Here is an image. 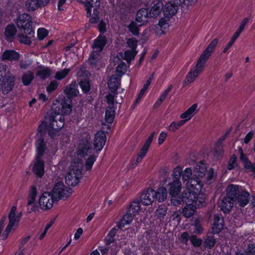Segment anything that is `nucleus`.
I'll use <instances>...</instances> for the list:
<instances>
[{"instance_id": "obj_1", "label": "nucleus", "mask_w": 255, "mask_h": 255, "mask_svg": "<svg viewBox=\"0 0 255 255\" xmlns=\"http://www.w3.org/2000/svg\"><path fill=\"white\" fill-rule=\"evenodd\" d=\"M59 131L53 127L51 128L46 119H44L40 122L37 128L36 137L34 143L35 157H43L47 149L46 132H47L51 139H54L59 135Z\"/></svg>"}, {"instance_id": "obj_2", "label": "nucleus", "mask_w": 255, "mask_h": 255, "mask_svg": "<svg viewBox=\"0 0 255 255\" xmlns=\"http://www.w3.org/2000/svg\"><path fill=\"white\" fill-rule=\"evenodd\" d=\"M62 182H58L54 185L51 193L44 192L39 199V205L42 210L50 209L53 206L54 201H57L63 198H67L69 196V190Z\"/></svg>"}, {"instance_id": "obj_3", "label": "nucleus", "mask_w": 255, "mask_h": 255, "mask_svg": "<svg viewBox=\"0 0 255 255\" xmlns=\"http://www.w3.org/2000/svg\"><path fill=\"white\" fill-rule=\"evenodd\" d=\"M72 106L65 101L62 102L56 109L52 112L51 115L47 119V122L51 128L54 127L60 130L65 124V115H68L72 111Z\"/></svg>"}, {"instance_id": "obj_4", "label": "nucleus", "mask_w": 255, "mask_h": 255, "mask_svg": "<svg viewBox=\"0 0 255 255\" xmlns=\"http://www.w3.org/2000/svg\"><path fill=\"white\" fill-rule=\"evenodd\" d=\"M189 186L183 194L185 203L193 204L199 206L202 203L204 195L202 193L203 183L198 179H193L189 182Z\"/></svg>"}, {"instance_id": "obj_5", "label": "nucleus", "mask_w": 255, "mask_h": 255, "mask_svg": "<svg viewBox=\"0 0 255 255\" xmlns=\"http://www.w3.org/2000/svg\"><path fill=\"white\" fill-rule=\"evenodd\" d=\"M227 194L231 196L234 202H237L241 207H244L249 202L250 193L246 190H240L238 185L230 184L227 187Z\"/></svg>"}, {"instance_id": "obj_6", "label": "nucleus", "mask_w": 255, "mask_h": 255, "mask_svg": "<svg viewBox=\"0 0 255 255\" xmlns=\"http://www.w3.org/2000/svg\"><path fill=\"white\" fill-rule=\"evenodd\" d=\"M197 0H173L166 3L162 7V13L167 18H171L177 11L178 6L184 4L189 5L191 2H196Z\"/></svg>"}, {"instance_id": "obj_7", "label": "nucleus", "mask_w": 255, "mask_h": 255, "mask_svg": "<svg viewBox=\"0 0 255 255\" xmlns=\"http://www.w3.org/2000/svg\"><path fill=\"white\" fill-rule=\"evenodd\" d=\"M85 6L87 11L86 16L90 17L89 21L92 24L97 23L99 21V7L100 5V0H86Z\"/></svg>"}, {"instance_id": "obj_8", "label": "nucleus", "mask_w": 255, "mask_h": 255, "mask_svg": "<svg viewBox=\"0 0 255 255\" xmlns=\"http://www.w3.org/2000/svg\"><path fill=\"white\" fill-rule=\"evenodd\" d=\"M17 27L23 30L25 34L30 36L34 35V29L32 27L31 16L29 14L23 13L18 15L15 21Z\"/></svg>"}, {"instance_id": "obj_9", "label": "nucleus", "mask_w": 255, "mask_h": 255, "mask_svg": "<svg viewBox=\"0 0 255 255\" xmlns=\"http://www.w3.org/2000/svg\"><path fill=\"white\" fill-rule=\"evenodd\" d=\"M206 62L199 58L197 61L196 67L191 69L186 76L183 82V87L186 86L189 83H191L197 78L203 70Z\"/></svg>"}, {"instance_id": "obj_10", "label": "nucleus", "mask_w": 255, "mask_h": 255, "mask_svg": "<svg viewBox=\"0 0 255 255\" xmlns=\"http://www.w3.org/2000/svg\"><path fill=\"white\" fill-rule=\"evenodd\" d=\"M94 149L88 138H83L79 140L77 149V154L81 157H85L93 153Z\"/></svg>"}, {"instance_id": "obj_11", "label": "nucleus", "mask_w": 255, "mask_h": 255, "mask_svg": "<svg viewBox=\"0 0 255 255\" xmlns=\"http://www.w3.org/2000/svg\"><path fill=\"white\" fill-rule=\"evenodd\" d=\"M81 174L82 171L78 168L70 169L65 177L66 184L69 186H76L80 182Z\"/></svg>"}, {"instance_id": "obj_12", "label": "nucleus", "mask_w": 255, "mask_h": 255, "mask_svg": "<svg viewBox=\"0 0 255 255\" xmlns=\"http://www.w3.org/2000/svg\"><path fill=\"white\" fill-rule=\"evenodd\" d=\"M107 140V136L105 131L100 130L94 135L93 145L96 153L99 154L104 147Z\"/></svg>"}, {"instance_id": "obj_13", "label": "nucleus", "mask_w": 255, "mask_h": 255, "mask_svg": "<svg viewBox=\"0 0 255 255\" xmlns=\"http://www.w3.org/2000/svg\"><path fill=\"white\" fill-rule=\"evenodd\" d=\"M43 157H35L34 164L32 169L33 174L38 178L43 177L45 173V164L42 160Z\"/></svg>"}, {"instance_id": "obj_14", "label": "nucleus", "mask_w": 255, "mask_h": 255, "mask_svg": "<svg viewBox=\"0 0 255 255\" xmlns=\"http://www.w3.org/2000/svg\"><path fill=\"white\" fill-rule=\"evenodd\" d=\"M50 0H26L24 6L27 11H34L39 8L45 6Z\"/></svg>"}, {"instance_id": "obj_15", "label": "nucleus", "mask_w": 255, "mask_h": 255, "mask_svg": "<svg viewBox=\"0 0 255 255\" xmlns=\"http://www.w3.org/2000/svg\"><path fill=\"white\" fill-rule=\"evenodd\" d=\"M153 192V189L150 188L143 190L138 200L140 203L144 206L151 205L155 200Z\"/></svg>"}, {"instance_id": "obj_16", "label": "nucleus", "mask_w": 255, "mask_h": 255, "mask_svg": "<svg viewBox=\"0 0 255 255\" xmlns=\"http://www.w3.org/2000/svg\"><path fill=\"white\" fill-rule=\"evenodd\" d=\"M167 187H168L167 191L170 196L179 195L181 189V183L180 180L171 179L167 183Z\"/></svg>"}, {"instance_id": "obj_17", "label": "nucleus", "mask_w": 255, "mask_h": 255, "mask_svg": "<svg viewBox=\"0 0 255 255\" xmlns=\"http://www.w3.org/2000/svg\"><path fill=\"white\" fill-rule=\"evenodd\" d=\"M224 226V218L221 214H216L214 216L212 232L214 234L220 233Z\"/></svg>"}, {"instance_id": "obj_18", "label": "nucleus", "mask_w": 255, "mask_h": 255, "mask_svg": "<svg viewBox=\"0 0 255 255\" xmlns=\"http://www.w3.org/2000/svg\"><path fill=\"white\" fill-rule=\"evenodd\" d=\"M150 17L148 8H142L140 9L136 14L135 20L139 23V26H142L146 24L148 20V18Z\"/></svg>"}, {"instance_id": "obj_19", "label": "nucleus", "mask_w": 255, "mask_h": 255, "mask_svg": "<svg viewBox=\"0 0 255 255\" xmlns=\"http://www.w3.org/2000/svg\"><path fill=\"white\" fill-rule=\"evenodd\" d=\"M161 186L159 187L157 190L153 189V195L155 200L158 201L159 202L164 201L167 197L168 191L166 186L160 184Z\"/></svg>"}, {"instance_id": "obj_20", "label": "nucleus", "mask_w": 255, "mask_h": 255, "mask_svg": "<svg viewBox=\"0 0 255 255\" xmlns=\"http://www.w3.org/2000/svg\"><path fill=\"white\" fill-rule=\"evenodd\" d=\"M218 43V39L215 38L213 40L204 50L203 52L200 55L199 58L203 59L207 62V60L211 55L212 52L214 51L215 48L217 46Z\"/></svg>"}, {"instance_id": "obj_21", "label": "nucleus", "mask_w": 255, "mask_h": 255, "mask_svg": "<svg viewBox=\"0 0 255 255\" xmlns=\"http://www.w3.org/2000/svg\"><path fill=\"white\" fill-rule=\"evenodd\" d=\"M0 83V90L3 94H8L13 88L14 81L9 78L3 77Z\"/></svg>"}, {"instance_id": "obj_22", "label": "nucleus", "mask_w": 255, "mask_h": 255, "mask_svg": "<svg viewBox=\"0 0 255 255\" xmlns=\"http://www.w3.org/2000/svg\"><path fill=\"white\" fill-rule=\"evenodd\" d=\"M107 38L105 35L99 34L93 41L92 48L98 49L99 52H101L107 43Z\"/></svg>"}, {"instance_id": "obj_23", "label": "nucleus", "mask_w": 255, "mask_h": 255, "mask_svg": "<svg viewBox=\"0 0 255 255\" xmlns=\"http://www.w3.org/2000/svg\"><path fill=\"white\" fill-rule=\"evenodd\" d=\"M19 53L14 50H5L1 55L3 61H16L19 59Z\"/></svg>"}, {"instance_id": "obj_24", "label": "nucleus", "mask_w": 255, "mask_h": 255, "mask_svg": "<svg viewBox=\"0 0 255 255\" xmlns=\"http://www.w3.org/2000/svg\"><path fill=\"white\" fill-rule=\"evenodd\" d=\"M234 201L232 197L227 194L223 198L221 202V210L225 213H229L233 207Z\"/></svg>"}, {"instance_id": "obj_25", "label": "nucleus", "mask_w": 255, "mask_h": 255, "mask_svg": "<svg viewBox=\"0 0 255 255\" xmlns=\"http://www.w3.org/2000/svg\"><path fill=\"white\" fill-rule=\"evenodd\" d=\"M134 215L128 212L127 210L126 213L124 215L123 218L117 224V227L120 230L122 229L127 225L129 224L133 220Z\"/></svg>"}, {"instance_id": "obj_26", "label": "nucleus", "mask_w": 255, "mask_h": 255, "mask_svg": "<svg viewBox=\"0 0 255 255\" xmlns=\"http://www.w3.org/2000/svg\"><path fill=\"white\" fill-rule=\"evenodd\" d=\"M64 93L68 98H73L78 96L79 92L78 85L76 82L71 83L69 87H66Z\"/></svg>"}, {"instance_id": "obj_27", "label": "nucleus", "mask_w": 255, "mask_h": 255, "mask_svg": "<svg viewBox=\"0 0 255 255\" xmlns=\"http://www.w3.org/2000/svg\"><path fill=\"white\" fill-rule=\"evenodd\" d=\"M120 84V79L116 76H112L108 83V86L111 93L117 94Z\"/></svg>"}, {"instance_id": "obj_28", "label": "nucleus", "mask_w": 255, "mask_h": 255, "mask_svg": "<svg viewBox=\"0 0 255 255\" xmlns=\"http://www.w3.org/2000/svg\"><path fill=\"white\" fill-rule=\"evenodd\" d=\"M192 174V170L191 168L190 167L186 168L184 171H182V174L181 175L182 179L184 183L186 182V185L187 187H188V186H189V182H190L191 180L198 179V180L200 182H202L201 179L199 177H197L196 176H195V177L191 178Z\"/></svg>"}, {"instance_id": "obj_29", "label": "nucleus", "mask_w": 255, "mask_h": 255, "mask_svg": "<svg viewBox=\"0 0 255 255\" xmlns=\"http://www.w3.org/2000/svg\"><path fill=\"white\" fill-rule=\"evenodd\" d=\"M16 206L13 205L11 207L10 212L8 214L9 223L6 228V231L9 230L10 231L11 228L14 226L17 222V218L16 216Z\"/></svg>"}, {"instance_id": "obj_30", "label": "nucleus", "mask_w": 255, "mask_h": 255, "mask_svg": "<svg viewBox=\"0 0 255 255\" xmlns=\"http://www.w3.org/2000/svg\"><path fill=\"white\" fill-rule=\"evenodd\" d=\"M17 32V29L13 24H8L4 32L5 39L7 41H10L14 37Z\"/></svg>"}, {"instance_id": "obj_31", "label": "nucleus", "mask_w": 255, "mask_h": 255, "mask_svg": "<svg viewBox=\"0 0 255 255\" xmlns=\"http://www.w3.org/2000/svg\"><path fill=\"white\" fill-rule=\"evenodd\" d=\"M171 179V177H169V172L168 169L164 167L160 169L159 176L160 184L166 186L167 183Z\"/></svg>"}, {"instance_id": "obj_32", "label": "nucleus", "mask_w": 255, "mask_h": 255, "mask_svg": "<svg viewBox=\"0 0 255 255\" xmlns=\"http://www.w3.org/2000/svg\"><path fill=\"white\" fill-rule=\"evenodd\" d=\"M38 68L41 69L37 71L36 75L42 80H45L51 75V70L48 67H45L42 65H40L38 66Z\"/></svg>"}, {"instance_id": "obj_33", "label": "nucleus", "mask_w": 255, "mask_h": 255, "mask_svg": "<svg viewBox=\"0 0 255 255\" xmlns=\"http://www.w3.org/2000/svg\"><path fill=\"white\" fill-rule=\"evenodd\" d=\"M198 107V104L195 103L189 107L186 111L181 114L180 116L181 119H186L189 121L194 116L195 111Z\"/></svg>"}, {"instance_id": "obj_34", "label": "nucleus", "mask_w": 255, "mask_h": 255, "mask_svg": "<svg viewBox=\"0 0 255 255\" xmlns=\"http://www.w3.org/2000/svg\"><path fill=\"white\" fill-rule=\"evenodd\" d=\"M186 205L182 209V213L185 217L190 218L196 211L197 205L190 203H186Z\"/></svg>"}, {"instance_id": "obj_35", "label": "nucleus", "mask_w": 255, "mask_h": 255, "mask_svg": "<svg viewBox=\"0 0 255 255\" xmlns=\"http://www.w3.org/2000/svg\"><path fill=\"white\" fill-rule=\"evenodd\" d=\"M194 170L197 174H194V176L199 177L201 179L204 176L207 171L206 164L203 161H200L196 165Z\"/></svg>"}, {"instance_id": "obj_36", "label": "nucleus", "mask_w": 255, "mask_h": 255, "mask_svg": "<svg viewBox=\"0 0 255 255\" xmlns=\"http://www.w3.org/2000/svg\"><path fill=\"white\" fill-rule=\"evenodd\" d=\"M37 195V189L35 185H31L28 191L27 206L34 204Z\"/></svg>"}, {"instance_id": "obj_37", "label": "nucleus", "mask_w": 255, "mask_h": 255, "mask_svg": "<svg viewBox=\"0 0 255 255\" xmlns=\"http://www.w3.org/2000/svg\"><path fill=\"white\" fill-rule=\"evenodd\" d=\"M163 6V4L160 2L154 4L150 10H148L150 17L154 18L157 17L160 13L161 11H162Z\"/></svg>"}, {"instance_id": "obj_38", "label": "nucleus", "mask_w": 255, "mask_h": 255, "mask_svg": "<svg viewBox=\"0 0 255 255\" xmlns=\"http://www.w3.org/2000/svg\"><path fill=\"white\" fill-rule=\"evenodd\" d=\"M99 154L96 153V152L89 155V156L86 159L85 164V168L86 171H90L92 170L93 166L97 160Z\"/></svg>"}, {"instance_id": "obj_39", "label": "nucleus", "mask_w": 255, "mask_h": 255, "mask_svg": "<svg viewBox=\"0 0 255 255\" xmlns=\"http://www.w3.org/2000/svg\"><path fill=\"white\" fill-rule=\"evenodd\" d=\"M79 85L84 94H88L91 89L89 79L83 78L79 82Z\"/></svg>"}, {"instance_id": "obj_40", "label": "nucleus", "mask_w": 255, "mask_h": 255, "mask_svg": "<svg viewBox=\"0 0 255 255\" xmlns=\"http://www.w3.org/2000/svg\"><path fill=\"white\" fill-rule=\"evenodd\" d=\"M140 204L138 200H135L130 204L127 210L135 216L140 209Z\"/></svg>"}, {"instance_id": "obj_41", "label": "nucleus", "mask_w": 255, "mask_h": 255, "mask_svg": "<svg viewBox=\"0 0 255 255\" xmlns=\"http://www.w3.org/2000/svg\"><path fill=\"white\" fill-rule=\"evenodd\" d=\"M115 117V110L113 108L109 107V109H106L105 119L108 124L111 125L114 122Z\"/></svg>"}, {"instance_id": "obj_42", "label": "nucleus", "mask_w": 255, "mask_h": 255, "mask_svg": "<svg viewBox=\"0 0 255 255\" xmlns=\"http://www.w3.org/2000/svg\"><path fill=\"white\" fill-rule=\"evenodd\" d=\"M167 210L166 206L163 204L159 205L156 209L155 215L160 221L164 219L167 213Z\"/></svg>"}, {"instance_id": "obj_43", "label": "nucleus", "mask_w": 255, "mask_h": 255, "mask_svg": "<svg viewBox=\"0 0 255 255\" xmlns=\"http://www.w3.org/2000/svg\"><path fill=\"white\" fill-rule=\"evenodd\" d=\"M34 76L32 72L28 71L23 74L22 76V82L24 86L29 85L34 79Z\"/></svg>"}, {"instance_id": "obj_44", "label": "nucleus", "mask_w": 255, "mask_h": 255, "mask_svg": "<svg viewBox=\"0 0 255 255\" xmlns=\"http://www.w3.org/2000/svg\"><path fill=\"white\" fill-rule=\"evenodd\" d=\"M239 152L240 153V160L243 163L244 167L245 168L249 167V165L251 164V161L249 160L247 155L244 153L241 147H239Z\"/></svg>"}, {"instance_id": "obj_45", "label": "nucleus", "mask_w": 255, "mask_h": 255, "mask_svg": "<svg viewBox=\"0 0 255 255\" xmlns=\"http://www.w3.org/2000/svg\"><path fill=\"white\" fill-rule=\"evenodd\" d=\"M216 243V240L212 236H208L203 242V246L205 249H212Z\"/></svg>"}, {"instance_id": "obj_46", "label": "nucleus", "mask_w": 255, "mask_h": 255, "mask_svg": "<svg viewBox=\"0 0 255 255\" xmlns=\"http://www.w3.org/2000/svg\"><path fill=\"white\" fill-rule=\"evenodd\" d=\"M34 35L30 36L26 34H19L18 36V40L20 43L30 45L31 44V38L34 37Z\"/></svg>"}, {"instance_id": "obj_47", "label": "nucleus", "mask_w": 255, "mask_h": 255, "mask_svg": "<svg viewBox=\"0 0 255 255\" xmlns=\"http://www.w3.org/2000/svg\"><path fill=\"white\" fill-rule=\"evenodd\" d=\"M149 147V146L144 143L143 146L141 147V148L140 149L139 151L137 154L136 159V163H138L140 162H141L143 158L147 153Z\"/></svg>"}, {"instance_id": "obj_48", "label": "nucleus", "mask_w": 255, "mask_h": 255, "mask_svg": "<svg viewBox=\"0 0 255 255\" xmlns=\"http://www.w3.org/2000/svg\"><path fill=\"white\" fill-rule=\"evenodd\" d=\"M238 166V164L237 163V156L235 154H233L229 158L227 168L228 170L230 171L234 169Z\"/></svg>"}, {"instance_id": "obj_49", "label": "nucleus", "mask_w": 255, "mask_h": 255, "mask_svg": "<svg viewBox=\"0 0 255 255\" xmlns=\"http://www.w3.org/2000/svg\"><path fill=\"white\" fill-rule=\"evenodd\" d=\"M139 24L138 25L135 21H131L128 26V30L134 36H138L139 34Z\"/></svg>"}, {"instance_id": "obj_50", "label": "nucleus", "mask_w": 255, "mask_h": 255, "mask_svg": "<svg viewBox=\"0 0 255 255\" xmlns=\"http://www.w3.org/2000/svg\"><path fill=\"white\" fill-rule=\"evenodd\" d=\"M184 197L182 195V196H179V195H174L172 196H171V203L173 206H177L181 204L182 202L184 203Z\"/></svg>"}, {"instance_id": "obj_51", "label": "nucleus", "mask_w": 255, "mask_h": 255, "mask_svg": "<svg viewBox=\"0 0 255 255\" xmlns=\"http://www.w3.org/2000/svg\"><path fill=\"white\" fill-rule=\"evenodd\" d=\"M88 61L91 65L96 66L99 61L98 53L94 51L92 52L90 54Z\"/></svg>"}, {"instance_id": "obj_52", "label": "nucleus", "mask_w": 255, "mask_h": 255, "mask_svg": "<svg viewBox=\"0 0 255 255\" xmlns=\"http://www.w3.org/2000/svg\"><path fill=\"white\" fill-rule=\"evenodd\" d=\"M182 171L183 169L181 166H178L175 167L174 169L173 173L171 175L172 179L180 180V178L181 177L182 174Z\"/></svg>"}, {"instance_id": "obj_53", "label": "nucleus", "mask_w": 255, "mask_h": 255, "mask_svg": "<svg viewBox=\"0 0 255 255\" xmlns=\"http://www.w3.org/2000/svg\"><path fill=\"white\" fill-rule=\"evenodd\" d=\"M70 72V69L65 68L63 70L58 71L56 73L55 78L57 80H61L65 78Z\"/></svg>"}, {"instance_id": "obj_54", "label": "nucleus", "mask_w": 255, "mask_h": 255, "mask_svg": "<svg viewBox=\"0 0 255 255\" xmlns=\"http://www.w3.org/2000/svg\"><path fill=\"white\" fill-rule=\"evenodd\" d=\"M190 241L193 246L195 248L199 247L202 243V240L197 238L195 235H191L190 237Z\"/></svg>"}, {"instance_id": "obj_55", "label": "nucleus", "mask_w": 255, "mask_h": 255, "mask_svg": "<svg viewBox=\"0 0 255 255\" xmlns=\"http://www.w3.org/2000/svg\"><path fill=\"white\" fill-rule=\"evenodd\" d=\"M224 153V150L223 147L221 148H215L213 152L214 158L217 160H220L222 158Z\"/></svg>"}, {"instance_id": "obj_56", "label": "nucleus", "mask_w": 255, "mask_h": 255, "mask_svg": "<svg viewBox=\"0 0 255 255\" xmlns=\"http://www.w3.org/2000/svg\"><path fill=\"white\" fill-rule=\"evenodd\" d=\"M48 34V31L45 28H39L37 30V38L40 40H43Z\"/></svg>"}, {"instance_id": "obj_57", "label": "nucleus", "mask_w": 255, "mask_h": 255, "mask_svg": "<svg viewBox=\"0 0 255 255\" xmlns=\"http://www.w3.org/2000/svg\"><path fill=\"white\" fill-rule=\"evenodd\" d=\"M58 87V82L55 80L52 81L50 82L49 84L47 86L46 91L48 93H51L52 92L56 90L57 89Z\"/></svg>"}, {"instance_id": "obj_58", "label": "nucleus", "mask_w": 255, "mask_h": 255, "mask_svg": "<svg viewBox=\"0 0 255 255\" xmlns=\"http://www.w3.org/2000/svg\"><path fill=\"white\" fill-rule=\"evenodd\" d=\"M194 233L200 234L202 233L203 228L198 219H196L194 222Z\"/></svg>"}, {"instance_id": "obj_59", "label": "nucleus", "mask_w": 255, "mask_h": 255, "mask_svg": "<svg viewBox=\"0 0 255 255\" xmlns=\"http://www.w3.org/2000/svg\"><path fill=\"white\" fill-rule=\"evenodd\" d=\"M229 133V132H226L221 135L218 139L215 142L214 144L215 147L216 148H219L220 147L222 146L223 143L225 139L227 138V135Z\"/></svg>"}, {"instance_id": "obj_60", "label": "nucleus", "mask_w": 255, "mask_h": 255, "mask_svg": "<svg viewBox=\"0 0 255 255\" xmlns=\"http://www.w3.org/2000/svg\"><path fill=\"white\" fill-rule=\"evenodd\" d=\"M137 52L136 50H127L125 52V58L127 60H131L134 59Z\"/></svg>"}, {"instance_id": "obj_61", "label": "nucleus", "mask_w": 255, "mask_h": 255, "mask_svg": "<svg viewBox=\"0 0 255 255\" xmlns=\"http://www.w3.org/2000/svg\"><path fill=\"white\" fill-rule=\"evenodd\" d=\"M137 41L134 38H131L127 40L128 46L131 50H136L137 46Z\"/></svg>"}, {"instance_id": "obj_62", "label": "nucleus", "mask_w": 255, "mask_h": 255, "mask_svg": "<svg viewBox=\"0 0 255 255\" xmlns=\"http://www.w3.org/2000/svg\"><path fill=\"white\" fill-rule=\"evenodd\" d=\"M98 28L100 34L103 35L107 31L106 24L103 20L100 21Z\"/></svg>"}, {"instance_id": "obj_63", "label": "nucleus", "mask_w": 255, "mask_h": 255, "mask_svg": "<svg viewBox=\"0 0 255 255\" xmlns=\"http://www.w3.org/2000/svg\"><path fill=\"white\" fill-rule=\"evenodd\" d=\"M146 91L147 90L143 87L141 89L137 96V98H136L135 101L134 102V106H136V105L139 104L141 99L143 97Z\"/></svg>"}, {"instance_id": "obj_64", "label": "nucleus", "mask_w": 255, "mask_h": 255, "mask_svg": "<svg viewBox=\"0 0 255 255\" xmlns=\"http://www.w3.org/2000/svg\"><path fill=\"white\" fill-rule=\"evenodd\" d=\"M170 18H167V17H165L164 16L163 17L161 18L157 24V25L159 26L161 28H165V26L166 25H168V22L169 21Z\"/></svg>"}]
</instances>
